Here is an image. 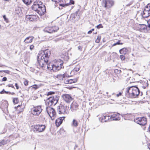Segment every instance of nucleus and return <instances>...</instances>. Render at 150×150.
Returning <instances> with one entry per match:
<instances>
[{
	"label": "nucleus",
	"mask_w": 150,
	"mask_h": 150,
	"mask_svg": "<svg viewBox=\"0 0 150 150\" xmlns=\"http://www.w3.org/2000/svg\"><path fill=\"white\" fill-rule=\"evenodd\" d=\"M51 53L48 49L41 50L38 53L37 57L38 64L39 66L43 69L46 68L48 63L49 58Z\"/></svg>",
	"instance_id": "obj_1"
},
{
	"label": "nucleus",
	"mask_w": 150,
	"mask_h": 150,
	"mask_svg": "<svg viewBox=\"0 0 150 150\" xmlns=\"http://www.w3.org/2000/svg\"><path fill=\"white\" fill-rule=\"evenodd\" d=\"M140 94V96H142V92L140 93L139 89L137 86H132L127 89L126 95L128 97L134 98L137 97Z\"/></svg>",
	"instance_id": "obj_2"
},
{
	"label": "nucleus",
	"mask_w": 150,
	"mask_h": 150,
	"mask_svg": "<svg viewBox=\"0 0 150 150\" xmlns=\"http://www.w3.org/2000/svg\"><path fill=\"white\" fill-rule=\"evenodd\" d=\"M63 62L60 59H58L56 60L54 64H48L47 66V69L48 70H52L54 72H56L60 70L62 67Z\"/></svg>",
	"instance_id": "obj_3"
},
{
	"label": "nucleus",
	"mask_w": 150,
	"mask_h": 150,
	"mask_svg": "<svg viewBox=\"0 0 150 150\" xmlns=\"http://www.w3.org/2000/svg\"><path fill=\"white\" fill-rule=\"evenodd\" d=\"M59 97L57 95L52 96L49 97L45 102L46 104L49 107L53 105H55L59 99Z\"/></svg>",
	"instance_id": "obj_4"
},
{
	"label": "nucleus",
	"mask_w": 150,
	"mask_h": 150,
	"mask_svg": "<svg viewBox=\"0 0 150 150\" xmlns=\"http://www.w3.org/2000/svg\"><path fill=\"white\" fill-rule=\"evenodd\" d=\"M134 122L139 125L144 126L147 123V119L146 117H137L134 119Z\"/></svg>",
	"instance_id": "obj_5"
},
{
	"label": "nucleus",
	"mask_w": 150,
	"mask_h": 150,
	"mask_svg": "<svg viewBox=\"0 0 150 150\" xmlns=\"http://www.w3.org/2000/svg\"><path fill=\"white\" fill-rule=\"evenodd\" d=\"M46 110L48 114L49 115L52 120H54L55 117L56 113L54 109L50 107H47Z\"/></svg>",
	"instance_id": "obj_6"
},
{
	"label": "nucleus",
	"mask_w": 150,
	"mask_h": 150,
	"mask_svg": "<svg viewBox=\"0 0 150 150\" xmlns=\"http://www.w3.org/2000/svg\"><path fill=\"white\" fill-rule=\"evenodd\" d=\"M42 110L41 106H38L32 108L31 112L33 115H38L40 113Z\"/></svg>",
	"instance_id": "obj_7"
},
{
	"label": "nucleus",
	"mask_w": 150,
	"mask_h": 150,
	"mask_svg": "<svg viewBox=\"0 0 150 150\" xmlns=\"http://www.w3.org/2000/svg\"><path fill=\"white\" fill-rule=\"evenodd\" d=\"M67 106L60 104L57 107V112L59 114H65L66 113V111Z\"/></svg>",
	"instance_id": "obj_8"
},
{
	"label": "nucleus",
	"mask_w": 150,
	"mask_h": 150,
	"mask_svg": "<svg viewBox=\"0 0 150 150\" xmlns=\"http://www.w3.org/2000/svg\"><path fill=\"white\" fill-rule=\"evenodd\" d=\"M103 2L105 4L104 7L106 8H110L113 6L114 4L112 0H104Z\"/></svg>",
	"instance_id": "obj_9"
},
{
	"label": "nucleus",
	"mask_w": 150,
	"mask_h": 150,
	"mask_svg": "<svg viewBox=\"0 0 150 150\" xmlns=\"http://www.w3.org/2000/svg\"><path fill=\"white\" fill-rule=\"evenodd\" d=\"M64 100L67 103H69L73 100L71 96L69 94H65L62 96Z\"/></svg>",
	"instance_id": "obj_10"
},
{
	"label": "nucleus",
	"mask_w": 150,
	"mask_h": 150,
	"mask_svg": "<svg viewBox=\"0 0 150 150\" xmlns=\"http://www.w3.org/2000/svg\"><path fill=\"white\" fill-rule=\"evenodd\" d=\"M46 12V7L45 5H43V6H40V7H39L38 10V13L40 16H42Z\"/></svg>",
	"instance_id": "obj_11"
},
{
	"label": "nucleus",
	"mask_w": 150,
	"mask_h": 150,
	"mask_svg": "<svg viewBox=\"0 0 150 150\" xmlns=\"http://www.w3.org/2000/svg\"><path fill=\"white\" fill-rule=\"evenodd\" d=\"M8 103L6 102L3 103L1 105L2 110L3 112L5 113L8 112Z\"/></svg>",
	"instance_id": "obj_12"
},
{
	"label": "nucleus",
	"mask_w": 150,
	"mask_h": 150,
	"mask_svg": "<svg viewBox=\"0 0 150 150\" xmlns=\"http://www.w3.org/2000/svg\"><path fill=\"white\" fill-rule=\"evenodd\" d=\"M53 2H54L55 3V4H59V5L60 6H62V7L61 8L59 7V9H62V7H64L65 6H67L68 4H63L62 3V2H63V1L62 0H52Z\"/></svg>",
	"instance_id": "obj_13"
},
{
	"label": "nucleus",
	"mask_w": 150,
	"mask_h": 150,
	"mask_svg": "<svg viewBox=\"0 0 150 150\" xmlns=\"http://www.w3.org/2000/svg\"><path fill=\"white\" fill-rule=\"evenodd\" d=\"M65 118V117L62 116L59 117L56 120L55 124L57 126L59 127L62 124L63 120Z\"/></svg>",
	"instance_id": "obj_14"
},
{
	"label": "nucleus",
	"mask_w": 150,
	"mask_h": 150,
	"mask_svg": "<svg viewBox=\"0 0 150 150\" xmlns=\"http://www.w3.org/2000/svg\"><path fill=\"white\" fill-rule=\"evenodd\" d=\"M78 107L79 105L78 103L76 102H73L71 104L70 109L72 111L74 112L78 109Z\"/></svg>",
	"instance_id": "obj_15"
},
{
	"label": "nucleus",
	"mask_w": 150,
	"mask_h": 150,
	"mask_svg": "<svg viewBox=\"0 0 150 150\" xmlns=\"http://www.w3.org/2000/svg\"><path fill=\"white\" fill-rule=\"evenodd\" d=\"M120 114L117 113L114 114L111 116L110 117V120H120L119 117Z\"/></svg>",
	"instance_id": "obj_16"
},
{
	"label": "nucleus",
	"mask_w": 150,
	"mask_h": 150,
	"mask_svg": "<svg viewBox=\"0 0 150 150\" xmlns=\"http://www.w3.org/2000/svg\"><path fill=\"white\" fill-rule=\"evenodd\" d=\"M40 7V6L36 2H35L33 5L32 6V9L36 11L38 13V9H39V7Z\"/></svg>",
	"instance_id": "obj_17"
},
{
	"label": "nucleus",
	"mask_w": 150,
	"mask_h": 150,
	"mask_svg": "<svg viewBox=\"0 0 150 150\" xmlns=\"http://www.w3.org/2000/svg\"><path fill=\"white\" fill-rule=\"evenodd\" d=\"M26 17L31 21H34L37 19V16L35 15H28L26 16Z\"/></svg>",
	"instance_id": "obj_18"
},
{
	"label": "nucleus",
	"mask_w": 150,
	"mask_h": 150,
	"mask_svg": "<svg viewBox=\"0 0 150 150\" xmlns=\"http://www.w3.org/2000/svg\"><path fill=\"white\" fill-rule=\"evenodd\" d=\"M138 28L142 31L147 30V28L146 25L144 24H139L138 25Z\"/></svg>",
	"instance_id": "obj_19"
},
{
	"label": "nucleus",
	"mask_w": 150,
	"mask_h": 150,
	"mask_svg": "<svg viewBox=\"0 0 150 150\" xmlns=\"http://www.w3.org/2000/svg\"><path fill=\"white\" fill-rule=\"evenodd\" d=\"M38 127L39 132H41L43 131L45 129V127L44 125H37Z\"/></svg>",
	"instance_id": "obj_20"
},
{
	"label": "nucleus",
	"mask_w": 150,
	"mask_h": 150,
	"mask_svg": "<svg viewBox=\"0 0 150 150\" xmlns=\"http://www.w3.org/2000/svg\"><path fill=\"white\" fill-rule=\"evenodd\" d=\"M33 37H28L24 40V42L26 43H29L32 42Z\"/></svg>",
	"instance_id": "obj_21"
},
{
	"label": "nucleus",
	"mask_w": 150,
	"mask_h": 150,
	"mask_svg": "<svg viewBox=\"0 0 150 150\" xmlns=\"http://www.w3.org/2000/svg\"><path fill=\"white\" fill-rule=\"evenodd\" d=\"M67 77V75L66 74L58 75L57 76V78L60 80H64L65 78Z\"/></svg>",
	"instance_id": "obj_22"
},
{
	"label": "nucleus",
	"mask_w": 150,
	"mask_h": 150,
	"mask_svg": "<svg viewBox=\"0 0 150 150\" xmlns=\"http://www.w3.org/2000/svg\"><path fill=\"white\" fill-rule=\"evenodd\" d=\"M150 14V11H143L142 14V16L144 18H147L149 16Z\"/></svg>",
	"instance_id": "obj_23"
},
{
	"label": "nucleus",
	"mask_w": 150,
	"mask_h": 150,
	"mask_svg": "<svg viewBox=\"0 0 150 150\" xmlns=\"http://www.w3.org/2000/svg\"><path fill=\"white\" fill-rule=\"evenodd\" d=\"M52 30L53 29H52V27H47L44 29L45 32L50 33H53Z\"/></svg>",
	"instance_id": "obj_24"
},
{
	"label": "nucleus",
	"mask_w": 150,
	"mask_h": 150,
	"mask_svg": "<svg viewBox=\"0 0 150 150\" xmlns=\"http://www.w3.org/2000/svg\"><path fill=\"white\" fill-rule=\"evenodd\" d=\"M127 51V49L125 48H123L119 50V52L121 54H125Z\"/></svg>",
	"instance_id": "obj_25"
},
{
	"label": "nucleus",
	"mask_w": 150,
	"mask_h": 150,
	"mask_svg": "<svg viewBox=\"0 0 150 150\" xmlns=\"http://www.w3.org/2000/svg\"><path fill=\"white\" fill-rule=\"evenodd\" d=\"M78 122L75 119H73L71 123V125L73 126L76 127L78 126Z\"/></svg>",
	"instance_id": "obj_26"
},
{
	"label": "nucleus",
	"mask_w": 150,
	"mask_h": 150,
	"mask_svg": "<svg viewBox=\"0 0 150 150\" xmlns=\"http://www.w3.org/2000/svg\"><path fill=\"white\" fill-rule=\"evenodd\" d=\"M61 57L65 61H68L69 59V57L67 54H66L65 55H62L61 56Z\"/></svg>",
	"instance_id": "obj_27"
},
{
	"label": "nucleus",
	"mask_w": 150,
	"mask_h": 150,
	"mask_svg": "<svg viewBox=\"0 0 150 150\" xmlns=\"http://www.w3.org/2000/svg\"><path fill=\"white\" fill-rule=\"evenodd\" d=\"M23 2L28 5H30L32 2V0H22Z\"/></svg>",
	"instance_id": "obj_28"
},
{
	"label": "nucleus",
	"mask_w": 150,
	"mask_h": 150,
	"mask_svg": "<svg viewBox=\"0 0 150 150\" xmlns=\"http://www.w3.org/2000/svg\"><path fill=\"white\" fill-rule=\"evenodd\" d=\"M110 116H104L102 118V120H105L104 121L105 122H106L108 120H110Z\"/></svg>",
	"instance_id": "obj_29"
},
{
	"label": "nucleus",
	"mask_w": 150,
	"mask_h": 150,
	"mask_svg": "<svg viewBox=\"0 0 150 150\" xmlns=\"http://www.w3.org/2000/svg\"><path fill=\"white\" fill-rule=\"evenodd\" d=\"M144 11H150V4H148L147 6H146L145 8Z\"/></svg>",
	"instance_id": "obj_30"
},
{
	"label": "nucleus",
	"mask_w": 150,
	"mask_h": 150,
	"mask_svg": "<svg viewBox=\"0 0 150 150\" xmlns=\"http://www.w3.org/2000/svg\"><path fill=\"white\" fill-rule=\"evenodd\" d=\"M21 8L20 7H18L16 8L15 13L17 14H19L21 12Z\"/></svg>",
	"instance_id": "obj_31"
},
{
	"label": "nucleus",
	"mask_w": 150,
	"mask_h": 150,
	"mask_svg": "<svg viewBox=\"0 0 150 150\" xmlns=\"http://www.w3.org/2000/svg\"><path fill=\"white\" fill-rule=\"evenodd\" d=\"M38 126H37V125H35L34 126V128L33 129V131L35 132H39Z\"/></svg>",
	"instance_id": "obj_32"
},
{
	"label": "nucleus",
	"mask_w": 150,
	"mask_h": 150,
	"mask_svg": "<svg viewBox=\"0 0 150 150\" xmlns=\"http://www.w3.org/2000/svg\"><path fill=\"white\" fill-rule=\"evenodd\" d=\"M143 86L142 87L144 88H146V87H148L149 85V84L148 83V81L146 80V81L144 82L143 83Z\"/></svg>",
	"instance_id": "obj_33"
},
{
	"label": "nucleus",
	"mask_w": 150,
	"mask_h": 150,
	"mask_svg": "<svg viewBox=\"0 0 150 150\" xmlns=\"http://www.w3.org/2000/svg\"><path fill=\"white\" fill-rule=\"evenodd\" d=\"M52 29H53V30H52L53 32H55L57 31L59 29V28L57 26H56L52 27Z\"/></svg>",
	"instance_id": "obj_34"
},
{
	"label": "nucleus",
	"mask_w": 150,
	"mask_h": 150,
	"mask_svg": "<svg viewBox=\"0 0 150 150\" xmlns=\"http://www.w3.org/2000/svg\"><path fill=\"white\" fill-rule=\"evenodd\" d=\"M40 86L39 85H37L36 84H35L31 86V87H32V88H34L35 89H38L39 88Z\"/></svg>",
	"instance_id": "obj_35"
},
{
	"label": "nucleus",
	"mask_w": 150,
	"mask_h": 150,
	"mask_svg": "<svg viewBox=\"0 0 150 150\" xmlns=\"http://www.w3.org/2000/svg\"><path fill=\"white\" fill-rule=\"evenodd\" d=\"M80 67L79 66H76L74 69V71H78L80 69Z\"/></svg>",
	"instance_id": "obj_36"
},
{
	"label": "nucleus",
	"mask_w": 150,
	"mask_h": 150,
	"mask_svg": "<svg viewBox=\"0 0 150 150\" xmlns=\"http://www.w3.org/2000/svg\"><path fill=\"white\" fill-rule=\"evenodd\" d=\"M3 18L4 19V21L7 23H8L9 22L8 20V18L6 17L5 15H4L3 16Z\"/></svg>",
	"instance_id": "obj_37"
},
{
	"label": "nucleus",
	"mask_w": 150,
	"mask_h": 150,
	"mask_svg": "<svg viewBox=\"0 0 150 150\" xmlns=\"http://www.w3.org/2000/svg\"><path fill=\"white\" fill-rule=\"evenodd\" d=\"M13 102L14 104L17 103L18 102V100L17 98H13Z\"/></svg>",
	"instance_id": "obj_38"
},
{
	"label": "nucleus",
	"mask_w": 150,
	"mask_h": 150,
	"mask_svg": "<svg viewBox=\"0 0 150 150\" xmlns=\"http://www.w3.org/2000/svg\"><path fill=\"white\" fill-rule=\"evenodd\" d=\"M64 83L65 84H69V79H68L67 78H65L64 79Z\"/></svg>",
	"instance_id": "obj_39"
},
{
	"label": "nucleus",
	"mask_w": 150,
	"mask_h": 150,
	"mask_svg": "<svg viewBox=\"0 0 150 150\" xmlns=\"http://www.w3.org/2000/svg\"><path fill=\"white\" fill-rule=\"evenodd\" d=\"M120 40H119L117 42L114 43L113 45L115 46L117 45H122L123 43H120Z\"/></svg>",
	"instance_id": "obj_40"
},
{
	"label": "nucleus",
	"mask_w": 150,
	"mask_h": 150,
	"mask_svg": "<svg viewBox=\"0 0 150 150\" xmlns=\"http://www.w3.org/2000/svg\"><path fill=\"white\" fill-rule=\"evenodd\" d=\"M55 93V92L53 91L49 92L47 93V96L52 95Z\"/></svg>",
	"instance_id": "obj_41"
},
{
	"label": "nucleus",
	"mask_w": 150,
	"mask_h": 150,
	"mask_svg": "<svg viewBox=\"0 0 150 150\" xmlns=\"http://www.w3.org/2000/svg\"><path fill=\"white\" fill-rule=\"evenodd\" d=\"M6 144V142L4 140H2L1 142H0V146L4 145Z\"/></svg>",
	"instance_id": "obj_42"
},
{
	"label": "nucleus",
	"mask_w": 150,
	"mask_h": 150,
	"mask_svg": "<svg viewBox=\"0 0 150 150\" xmlns=\"http://www.w3.org/2000/svg\"><path fill=\"white\" fill-rule=\"evenodd\" d=\"M6 86H8V87H11L15 89L14 86L13 85V84H9L8 85H7Z\"/></svg>",
	"instance_id": "obj_43"
},
{
	"label": "nucleus",
	"mask_w": 150,
	"mask_h": 150,
	"mask_svg": "<svg viewBox=\"0 0 150 150\" xmlns=\"http://www.w3.org/2000/svg\"><path fill=\"white\" fill-rule=\"evenodd\" d=\"M68 6L69 4H74V1L73 0H70V2L69 4H68Z\"/></svg>",
	"instance_id": "obj_44"
},
{
	"label": "nucleus",
	"mask_w": 150,
	"mask_h": 150,
	"mask_svg": "<svg viewBox=\"0 0 150 150\" xmlns=\"http://www.w3.org/2000/svg\"><path fill=\"white\" fill-rule=\"evenodd\" d=\"M96 27L98 28V29H99L100 28H103V26H102V25L101 24H99V25H97L96 26Z\"/></svg>",
	"instance_id": "obj_45"
},
{
	"label": "nucleus",
	"mask_w": 150,
	"mask_h": 150,
	"mask_svg": "<svg viewBox=\"0 0 150 150\" xmlns=\"http://www.w3.org/2000/svg\"><path fill=\"white\" fill-rule=\"evenodd\" d=\"M36 3L38 4V5H39V6H40L41 5V6H43V5L42 4V2L40 1H38V2H36Z\"/></svg>",
	"instance_id": "obj_46"
},
{
	"label": "nucleus",
	"mask_w": 150,
	"mask_h": 150,
	"mask_svg": "<svg viewBox=\"0 0 150 150\" xmlns=\"http://www.w3.org/2000/svg\"><path fill=\"white\" fill-rule=\"evenodd\" d=\"M120 58L121 60H123L125 59V56L123 55H121L120 56Z\"/></svg>",
	"instance_id": "obj_47"
},
{
	"label": "nucleus",
	"mask_w": 150,
	"mask_h": 150,
	"mask_svg": "<svg viewBox=\"0 0 150 150\" xmlns=\"http://www.w3.org/2000/svg\"><path fill=\"white\" fill-rule=\"evenodd\" d=\"M4 72L7 74H8L9 73V71L8 70L0 71V72Z\"/></svg>",
	"instance_id": "obj_48"
},
{
	"label": "nucleus",
	"mask_w": 150,
	"mask_h": 150,
	"mask_svg": "<svg viewBox=\"0 0 150 150\" xmlns=\"http://www.w3.org/2000/svg\"><path fill=\"white\" fill-rule=\"evenodd\" d=\"M148 28H150V19L147 21Z\"/></svg>",
	"instance_id": "obj_49"
},
{
	"label": "nucleus",
	"mask_w": 150,
	"mask_h": 150,
	"mask_svg": "<svg viewBox=\"0 0 150 150\" xmlns=\"http://www.w3.org/2000/svg\"><path fill=\"white\" fill-rule=\"evenodd\" d=\"M122 94V93L121 92H120L118 94H117L116 95V96L117 97H118L120 96H121Z\"/></svg>",
	"instance_id": "obj_50"
},
{
	"label": "nucleus",
	"mask_w": 150,
	"mask_h": 150,
	"mask_svg": "<svg viewBox=\"0 0 150 150\" xmlns=\"http://www.w3.org/2000/svg\"><path fill=\"white\" fill-rule=\"evenodd\" d=\"M24 84L25 86L28 85V81L27 80H25L24 81Z\"/></svg>",
	"instance_id": "obj_51"
},
{
	"label": "nucleus",
	"mask_w": 150,
	"mask_h": 150,
	"mask_svg": "<svg viewBox=\"0 0 150 150\" xmlns=\"http://www.w3.org/2000/svg\"><path fill=\"white\" fill-rule=\"evenodd\" d=\"M34 47V46L33 45H31L30 46V49L31 50H33Z\"/></svg>",
	"instance_id": "obj_52"
},
{
	"label": "nucleus",
	"mask_w": 150,
	"mask_h": 150,
	"mask_svg": "<svg viewBox=\"0 0 150 150\" xmlns=\"http://www.w3.org/2000/svg\"><path fill=\"white\" fill-rule=\"evenodd\" d=\"M15 86L17 89H18L19 88V87L17 83H15Z\"/></svg>",
	"instance_id": "obj_53"
},
{
	"label": "nucleus",
	"mask_w": 150,
	"mask_h": 150,
	"mask_svg": "<svg viewBox=\"0 0 150 150\" xmlns=\"http://www.w3.org/2000/svg\"><path fill=\"white\" fill-rule=\"evenodd\" d=\"M6 91L4 89L0 92V94H3L5 93Z\"/></svg>",
	"instance_id": "obj_54"
},
{
	"label": "nucleus",
	"mask_w": 150,
	"mask_h": 150,
	"mask_svg": "<svg viewBox=\"0 0 150 150\" xmlns=\"http://www.w3.org/2000/svg\"><path fill=\"white\" fill-rule=\"evenodd\" d=\"M6 77H4L2 79V81H6L7 80Z\"/></svg>",
	"instance_id": "obj_55"
},
{
	"label": "nucleus",
	"mask_w": 150,
	"mask_h": 150,
	"mask_svg": "<svg viewBox=\"0 0 150 150\" xmlns=\"http://www.w3.org/2000/svg\"><path fill=\"white\" fill-rule=\"evenodd\" d=\"M82 47L81 46H79L78 47V49L80 51H81L82 50Z\"/></svg>",
	"instance_id": "obj_56"
},
{
	"label": "nucleus",
	"mask_w": 150,
	"mask_h": 150,
	"mask_svg": "<svg viewBox=\"0 0 150 150\" xmlns=\"http://www.w3.org/2000/svg\"><path fill=\"white\" fill-rule=\"evenodd\" d=\"M6 129H4L3 132L1 133V134H2L5 133L6 132Z\"/></svg>",
	"instance_id": "obj_57"
},
{
	"label": "nucleus",
	"mask_w": 150,
	"mask_h": 150,
	"mask_svg": "<svg viewBox=\"0 0 150 150\" xmlns=\"http://www.w3.org/2000/svg\"><path fill=\"white\" fill-rule=\"evenodd\" d=\"M73 80V83H75L77 81V80L76 79H72Z\"/></svg>",
	"instance_id": "obj_58"
},
{
	"label": "nucleus",
	"mask_w": 150,
	"mask_h": 150,
	"mask_svg": "<svg viewBox=\"0 0 150 150\" xmlns=\"http://www.w3.org/2000/svg\"><path fill=\"white\" fill-rule=\"evenodd\" d=\"M69 83L71 84L73 83V80L72 79H69Z\"/></svg>",
	"instance_id": "obj_59"
},
{
	"label": "nucleus",
	"mask_w": 150,
	"mask_h": 150,
	"mask_svg": "<svg viewBox=\"0 0 150 150\" xmlns=\"http://www.w3.org/2000/svg\"><path fill=\"white\" fill-rule=\"evenodd\" d=\"M92 33V32L90 30L89 31H88V33H87L88 34H91Z\"/></svg>",
	"instance_id": "obj_60"
},
{
	"label": "nucleus",
	"mask_w": 150,
	"mask_h": 150,
	"mask_svg": "<svg viewBox=\"0 0 150 150\" xmlns=\"http://www.w3.org/2000/svg\"><path fill=\"white\" fill-rule=\"evenodd\" d=\"M5 93L7 94H11V92H9L8 91H6V92H5Z\"/></svg>",
	"instance_id": "obj_61"
},
{
	"label": "nucleus",
	"mask_w": 150,
	"mask_h": 150,
	"mask_svg": "<svg viewBox=\"0 0 150 150\" xmlns=\"http://www.w3.org/2000/svg\"><path fill=\"white\" fill-rule=\"evenodd\" d=\"M77 147H78V146H77V145L76 144L75 145V146H74V149L75 150L76 149V148H77Z\"/></svg>",
	"instance_id": "obj_62"
},
{
	"label": "nucleus",
	"mask_w": 150,
	"mask_h": 150,
	"mask_svg": "<svg viewBox=\"0 0 150 150\" xmlns=\"http://www.w3.org/2000/svg\"><path fill=\"white\" fill-rule=\"evenodd\" d=\"M78 11H76V12H75V14H76V15H77L78 14Z\"/></svg>",
	"instance_id": "obj_63"
},
{
	"label": "nucleus",
	"mask_w": 150,
	"mask_h": 150,
	"mask_svg": "<svg viewBox=\"0 0 150 150\" xmlns=\"http://www.w3.org/2000/svg\"><path fill=\"white\" fill-rule=\"evenodd\" d=\"M148 148L150 150V144L148 145Z\"/></svg>",
	"instance_id": "obj_64"
}]
</instances>
